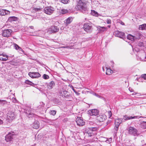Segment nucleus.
<instances>
[{
	"label": "nucleus",
	"mask_w": 146,
	"mask_h": 146,
	"mask_svg": "<svg viewBox=\"0 0 146 146\" xmlns=\"http://www.w3.org/2000/svg\"><path fill=\"white\" fill-rule=\"evenodd\" d=\"M86 0H79L77 5L75 7L77 11H80L82 12H85L87 11L88 7Z\"/></svg>",
	"instance_id": "obj_1"
},
{
	"label": "nucleus",
	"mask_w": 146,
	"mask_h": 146,
	"mask_svg": "<svg viewBox=\"0 0 146 146\" xmlns=\"http://www.w3.org/2000/svg\"><path fill=\"white\" fill-rule=\"evenodd\" d=\"M16 117L14 112L12 111H9L7 114L6 119L7 121L10 122L15 119Z\"/></svg>",
	"instance_id": "obj_2"
},
{
	"label": "nucleus",
	"mask_w": 146,
	"mask_h": 146,
	"mask_svg": "<svg viewBox=\"0 0 146 146\" xmlns=\"http://www.w3.org/2000/svg\"><path fill=\"white\" fill-rule=\"evenodd\" d=\"M12 31L11 29H7L3 30L2 33L3 36L6 37H9L11 35Z\"/></svg>",
	"instance_id": "obj_3"
},
{
	"label": "nucleus",
	"mask_w": 146,
	"mask_h": 146,
	"mask_svg": "<svg viewBox=\"0 0 146 146\" xmlns=\"http://www.w3.org/2000/svg\"><path fill=\"white\" fill-rule=\"evenodd\" d=\"M44 10V13L48 15L52 14L54 11V8L51 6L46 7Z\"/></svg>",
	"instance_id": "obj_4"
},
{
	"label": "nucleus",
	"mask_w": 146,
	"mask_h": 146,
	"mask_svg": "<svg viewBox=\"0 0 146 146\" xmlns=\"http://www.w3.org/2000/svg\"><path fill=\"white\" fill-rule=\"evenodd\" d=\"M97 128L96 127H90L88 129H86L85 130V133L88 134L90 137L92 136L93 135V131H96Z\"/></svg>",
	"instance_id": "obj_5"
},
{
	"label": "nucleus",
	"mask_w": 146,
	"mask_h": 146,
	"mask_svg": "<svg viewBox=\"0 0 146 146\" xmlns=\"http://www.w3.org/2000/svg\"><path fill=\"white\" fill-rule=\"evenodd\" d=\"M92 28V26L90 24L88 23H86L83 25V28L84 30L86 32H90Z\"/></svg>",
	"instance_id": "obj_6"
},
{
	"label": "nucleus",
	"mask_w": 146,
	"mask_h": 146,
	"mask_svg": "<svg viewBox=\"0 0 146 146\" xmlns=\"http://www.w3.org/2000/svg\"><path fill=\"white\" fill-rule=\"evenodd\" d=\"M59 30V29L57 27L52 26L48 29V31L50 33H55Z\"/></svg>",
	"instance_id": "obj_7"
},
{
	"label": "nucleus",
	"mask_w": 146,
	"mask_h": 146,
	"mask_svg": "<svg viewBox=\"0 0 146 146\" xmlns=\"http://www.w3.org/2000/svg\"><path fill=\"white\" fill-rule=\"evenodd\" d=\"M129 133L130 134L135 135H137V130L134 127L130 126L128 129Z\"/></svg>",
	"instance_id": "obj_8"
},
{
	"label": "nucleus",
	"mask_w": 146,
	"mask_h": 146,
	"mask_svg": "<svg viewBox=\"0 0 146 146\" xmlns=\"http://www.w3.org/2000/svg\"><path fill=\"white\" fill-rule=\"evenodd\" d=\"M99 111L97 109H92L88 111V114L90 116H96L98 114Z\"/></svg>",
	"instance_id": "obj_9"
},
{
	"label": "nucleus",
	"mask_w": 146,
	"mask_h": 146,
	"mask_svg": "<svg viewBox=\"0 0 146 146\" xmlns=\"http://www.w3.org/2000/svg\"><path fill=\"white\" fill-rule=\"evenodd\" d=\"M76 121L77 124L79 126H83L85 124V122L84 121L82 118L80 117H77Z\"/></svg>",
	"instance_id": "obj_10"
},
{
	"label": "nucleus",
	"mask_w": 146,
	"mask_h": 146,
	"mask_svg": "<svg viewBox=\"0 0 146 146\" xmlns=\"http://www.w3.org/2000/svg\"><path fill=\"white\" fill-rule=\"evenodd\" d=\"M29 75L32 78H38L40 76V74L38 72H29Z\"/></svg>",
	"instance_id": "obj_11"
},
{
	"label": "nucleus",
	"mask_w": 146,
	"mask_h": 146,
	"mask_svg": "<svg viewBox=\"0 0 146 146\" xmlns=\"http://www.w3.org/2000/svg\"><path fill=\"white\" fill-rule=\"evenodd\" d=\"M13 135L11 134V133H9L5 137V140L7 142H9L12 140Z\"/></svg>",
	"instance_id": "obj_12"
},
{
	"label": "nucleus",
	"mask_w": 146,
	"mask_h": 146,
	"mask_svg": "<svg viewBox=\"0 0 146 146\" xmlns=\"http://www.w3.org/2000/svg\"><path fill=\"white\" fill-rule=\"evenodd\" d=\"M10 11L6 9H0V15L4 16L10 13Z\"/></svg>",
	"instance_id": "obj_13"
},
{
	"label": "nucleus",
	"mask_w": 146,
	"mask_h": 146,
	"mask_svg": "<svg viewBox=\"0 0 146 146\" xmlns=\"http://www.w3.org/2000/svg\"><path fill=\"white\" fill-rule=\"evenodd\" d=\"M107 119L106 116L104 114L101 115L98 117L97 119L100 122H103Z\"/></svg>",
	"instance_id": "obj_14"
},
{
	"label": "nucleus",
	"mask_w": 146,
	"mask_h": 146,
	"mask_svg": "<svg viewBox=\"0 0 146 146\" xmlns=\"http://www.w3.org/2000/svg\"><path fill=\"white\" fill-rule=\"evenodd\" d=\"M8 59V56L3 54H0V60L3 61H6Z\"/></svg>",
	"instance_id": "obj_15"
},
{
	"label": "nucleus",
	"mask_w": 146,
	"mask_h": 146,
	"mask_svg": "<svg viewBox=\"0 0 146 146\" xmlns=\"http://www.w3.org/2000/svg\"><path fill=\"white\" fill-rule=\"evenodd\" d=\"M138 116H128L127 115H125L123 116V119L125 120H128L134 119L138 118Z\"/></svg>",
	"instance_id": "obj_16"
},
{
	"label": "nucleus",
	"mask_w": 146,
	"mask_h": 146,
	"mask_svg": "<svg viewBox=\"0 0 146 146\" xmlns=\"http://www.w3.org/2000/svg\"><path fill=\"white\" fill-rule=\"evenodd\" d=\"M39 126L40 123L37 120L35 121L33 125V128L37 129L38 128Z\"/></svg>",
	"instance_id": "obj_17"
},
{
	"label": "nucleus",
	"mask_w": 146,
	"mask_h": 146,
	"mask_svg": "<svg viewBox=\"0 0 146 146\" xmlns=\"http://www.w3.org/2000/svg\"><path fill=\"white\" fill-rule=\"evenodd\" d=\"M55 84L53 81L50 82L47 86L49 90L51 89L55 86Z\"/></svg>",
	"instance_id": "obj_18"
},
{
	"label": "nucleus",
	"mask_w": 146,
	"mask_h": 146,
	"mask_svg": "<svg viewBox=\"0 0 146 146\" xmlns=\"http://www.w3.org/2000/svg\"><path fill=\"white\" fill-rule=\"evenodd\" d=\"M72 21V18L71 17H69L66 20L65 25L67 26L68 24H70Z\"/></svg>",
	"instance_id": "obj_19"
},
{
	"label": "nucleus",
	"mask_w": 146,
	"mask_h": 146,
	"mask_svg": "<svg viewBox=\"0 0 146 146\" xmlns=\"http://www.w3.org/2000/svg\"><path fill=\"white\" fill-rule=\"evenodd\" d=\"M99 31L101 33L106 31L107 30V28L104 27H99Z\"/></svg>",
	"instance_id": "obj_20"
},
{
	"label": "nucleus",
	"mask_w": 146,
	"mask_h": 146,
	"mask_svg": "<svg viewBox=\"0 0 146 146\" xmlns=\"http://www.w3.org/2000/svg\"><path fill=\"white\" fill-rule=\"evenodd\" d=\"M139 29L141 30H146V24L140 25L139 27Z\"/></svg>",
	"instance_id": "obj_21"
},
{
	"label": "nucleus",
	"mask_w": 146,
	"mask_h": 146,
	"mask_svg": "<svg viewBox=\"0 0 146 146\" xmlns=\"http://www.w3.org/2000/svg\"><path fill=\"white\" fill-rule=\"evenodd\" d=\"M122 120L121 119H116L115 120V124L117 126H119V124L121 123Z\"/></svg>",
	"instance_id": "obj_22"
},
{
	"label": "nucleus",
	"mask_w": 146,
	"mask_h": 146,
	"mask_svg": "<svg viewBox=\"0 0 146 146\" xmlns=\"http://www.w3.org/2000/svg\"><path fill=\"white\" fill-rule=\"evenodd\" d=\"M113 73V71L110 68L107 69L106 72V74L107 75H110Z\"/></svg>",
	"instance_id": "obj_23"
},
{
	"label": "nucleus",
	"mask_w": 146,
	"mask_h": 146,
	"mask_svg": "<svg viewBox=\"0 0 146 146\" xmlns=\"http://www.w3.org/2000/svg\"><path fill=\"white\" fill-rule=\"evenodd\" d=\"M135 37L131 34L128 35L127 36L128 39L131 41L134 40H135Z\"/></svg>",
	"instance_id": "obj_24"
},
{
	"label": "nucleus",
	"mask_w": 146,
	"mask_h": 146,
	"mask_svg": "<svg viewBox=\"0 0 146 146\" xmlns=\"http://www.w3.org/2000/svg\"><path fill=\"white\" fill-rule=\"evenodd\" d=\"M68 12V11L66 9H62L60 11V14H65Z\"/></svg>",
	"instance_id": "obj_25"
},
{
	"label": "nucleus",
	"mask_w": 146,
	"mask_h": 146,
	"mask_svg": "<svg viewBox=\"0 0 146 146\" xmlns=\"http://www.w3.org/2000/svg\"><path fill=\"white\" fill-rule=\"evenodd\" d=\"M141 127L144 129H146V121H143L141 123Z\"/></svg>",
	"instance_id": "obj_26"
},
{
	"label": "nucleus",
	"mask_w": 146,
	"mask_h": 146,
	"mask_svg": "<svg viewBox=\"0 0 146 146\" xmlns=\"http://www.w3.org/2000/svg\"><path fill=\"white\" fill-rule=\"evenodd\" d=\"M17 18L14 16L10 17L9 18V20L11 21H15L16 20Z\"/></svg>",
	"instance_id": "obj_27"
},
{
	"label": "nucleus",
	"mask_w": 146,
	"mask_h": 146,
	"mask_svg": "<svg viewBox=\"0 0 146 146\" xmlns=\"http://www.w3.org/2000/svg\"><path fill=\"white\" fill-rule=\"evenodd\" d=\"M92 13L93 16L96 17H98V13L95 10H92Z\"/></svg>",
	"instance_id": "obj_28"
},
{
	"label": "nucleus",
	"mask_w": 146,
	"mask_h": 146,
	"mask_svg": "<svg viewBox=\"0 0 146 146\" xmlns=\"http://www.w3.org/2000/svg\"><path fill=\"white\" fill-rule=\"evenodd\" d=\"M33 10H34L35 11H36V12L39 11H40L42 9V8H40V7L37 8H35L34 7H33Z\"/></svg>",
	"instance_id": "obj_29"
},
{
	"label": "nucleus",
	"mask_w": 146,
	"mask_h": 146,
	"mask_svg": "<svg viewBox=\"0 0 146 146\" xmlns=\"http://www.w3.org/2000/svg\"><path fill=\"white\" fill-rule=\"evenodd\" d=\"M56 111L54 110H51L50 111V113L51 115H54L56 113Z\"/></svg>",
	"instance_id": "obj_30"
},
{
	"label": "nucleus",
	"mask_w": 146,
	"mask_h": 146,
	"mask_svg": "<svg viewBox=\"0 0 146 146\" xmlns=\"http://www.w3.org/2000/svg\"><path fill=\"white\" fill-rule=\"evenodd\" d=\"M25 83L27 84L32 85L33 83L29 80H26L25 82Z\"/></svg>",
	"instance_id": "obj_31"
},
{
	"label": "nucleus",
	"mask_w": 146,
	"mask_h": 146,
	"mask_svg": "<svg viewBox=\"0 0 146 146\" xmlns=\"http://www.w3.org/2000/svg\"><path fill=\"white\" fill-rule=\"evenodd\" d=\"M63 94H62V96H64L65 97H66L68 96V94H67L68 92L67 91H63Z\"/></svg>",
	"instance_id": "obj_32"
},
{
	"label": "nucleus",
	"mask_w": 146,
	"mask_h": 146,
	"mask_svg": "<svg viewBox=\"0 0 146 146\" xmlns=\"http://www.w3.org/2000/svg\"><path fill=\"white\" fill-rule=\"evenodd\" d=\"M69 1V0H60L61 2L64 4L68 3Z\"/></svg>",
	"instance_id": "obj_33"
},
{
	"label": "nucleus",
	"mask_w": 146,
	"mask_h": 146,
	"mask_svg": "<svg viewBox=\"0 0 146 146\" xmlns=\"http://www.w3.org/2000/svg\"><path fill=\"white\" fill-rule=\"evenodd\" d=\"M107 116L109 118H110L112 116V113L111 111H108L107 112Z\"/></svg>",
	"instance_id": "obj_34"
},
{
	"label": "nucleus",
	"mask_w": 146,
	"mask_h": 146,
	"mask_svg": "<svg viewBox=\"0 0 146 146\" xmlns=\"http://www.w3.org/2000/svg\"><path fill=\"white\" fill-rule=\"evenodd\" d=\"M43 78L44 79H47L49 78V77L47 75L44 74L43 76Z\"/></svg>",
	"instance_id": "obj_35"
},
{
	"label": "nucleus",
	"mask_w": 146,
	"mask_h": 146,
	"mask_svg": "<svg viewBox=\"0 0 146 146\" xmlns=\"http://www.w3.org/2000/svg\"><path fill=\"white\" fill-rule=\"evenodd\" d=\"M141 77L145 80H146V74H143L141 75Z\"/></svg>",
	"instance_id": "obj_36"
},
{
	"label": "nucleus",
	"mask_w": 146,
	"mask_h": 146,
	"mask_svg": "<svg viewBox=\"0 0 146 146\" xmlns=\"http://www.w3.org/2000/svg\"><path fill=\"white\" fill-rule=\"evenodd\" d=\"M34 115H35V114L34 113H29V114L28 116H29V117H33L34 116Z\"/></svg>",
	"instance_id": "obj_37"
},
{
	"label": "nucleus",
	"mask_w": 146,
	"mask_h": 146,
	"mask_svg": "<svg viewBox=\"0 0 146 146\" xmlns=\"http://www.w3.org/2000/svg\"><path fill=\"white\" fill-rule=\"evenodd\" d=\"M119 126V125L117 126L116 125H115V126L114 127V129L116 131H117L118 129Z\"/></svg>",
	"instance_id": "obj_38"
},
{
	"label": "nucleus",
	"mask_w": 146,
	"mask_h": 146,
	"mask_svg": "<svg viewBox=\"0 0 146 146\" xmlns=\"http://www.w3.org/2000/svg\"><path fill=\"white\" fill-rule=\"evenodd\" d=\"M111 21L110 19L107 20V24H111Z\"/></svg>",
	"instance_id": "obj_39"
},
{
	"label": "nucleus",
	"mask_w": 146,
	"mask_h": 146,
	"mask_svg": "<svg viewBox=\"0 0 146 146\" xmlns=\"http://www.w3.org/2000/svg\"><path fill=\"white\" fill-rule=\"evenodd\" d=\"M15 46L16 47V49L17 50L18 49L20 48L16 44H15Z\"/></svg>",
	"instance_id": "obj_40"
},
{
	"label": "nucleus",
	"mask_w": 146,
	"mask_h": 146,
	"mask_svg": "<svg viewBox=\"0 0 146 146\" xmlns=\"http://www.w3.org/2000/svg\"><path fill=\"white\" fill-rule=\"evenodd\" d=\"M62 121L64 122H66L68 121V119L67 118L64 119Z\"/></svg>",
	"instance_id": "obj_41"
},
{
	"label": "nucleus",
	"mask_w": 146,
	"mask_h": 146,
	"mask_svg": "<svg viewBox=\"0 0 146 146\" xmlns=\"http://www.w3.org/2000/svg\"><path fill=\"white\" fill-rule=\"evenodd\" d=\"M111 66L112 67H113V65L114 64V63L113 62H112V61H111Z\"/></svg>",
	"instance_id": "obj_42"
},
{
	"label": "nucleus",
	"mask_w": 146,
	"mask_h": 146,
	"mask_svg": "<svg viewBox=\"0 0 146 146\" xmlns=\"http://www.w3.org/2000/svg\"><path fill=\"white\" fill-rule=\"evenodd\" d=\"M3 123V122L2 120L0 119V125L2 124Z\"/></svg>",
	"instance_id": "obj_43"
},
{
	"label": "nucleus",
	"mask_w": 146,
	"mask_h": 146,
	"mask_svg": "<svg viewBox=\"0 0 146 146\" xmlns=\"http://www.w3.org/2000/svg\"><path fill=\"white\" fill-rule=\"evenodd\" d=\"M75 93L76 94L77 96L79 95L80 94V93H79L78 92H77L76 91L75 92Z\"/></svg>",
	"instance_id": "obj_44"
},
{
	"label": "nucleus",
	"mask_w": 146,
	"mask_h": 146,
	"mask_svg": "<svg viewBox=\"0 0 146 146\" xmlns=\"http://www.w3.org/2000/svg\"><path fill=\"white\" fill-rule=\"evenodd\" d=\"M5 101H6L5 100H0V103L2 102H5Z\"/></svg>",
	"instance_id": "obj_45"
},
{
	"label": "nucleus",
	"mask_w": 146,
	"mask_h": 146,
	"mask_svg": "<svg viewBox=\"0 0 146 146\" xmlns=\"http://www.w3.org/2000/svg\"><path fill=\"white\" fill-rule=\"evenodd\" d=\"M72 90H73L74 91V92H75L76 91L75 90V89H74V88H73Z\"/></svg>",
	"instance_id": "obj_46"
},
{
	"label": "nucleus",
	"mask_w": 146,
	"mask_h": 146,
	"mask_svg": "<svg viewBox=\"0 0 146 146\" xmlns=\"http://www.w3.org/2000/svg\"><path fill=\"white\" fill-rule=\"evenodd\" d=\"M110 27H111V26L110 25H109V26H108V27H109V28H110Z\"/></svg>",
	"instance_id": "obj_47"
},
{
	"label": "nucleus",
	"mask_w": 146,
	"mask_h": 146,
	"mask_svg": "<svg viewBox=\"0 0 146 146\" xmlns=\"http://www.w3.org/2000/svg\"><path fill=\"white\" fill-rule=\"evenodd\" d=\"M116 32H117V33H120L118 31H116Z\"/></svg>",
	"instance_id": "obj_48"
}]
</instances>
